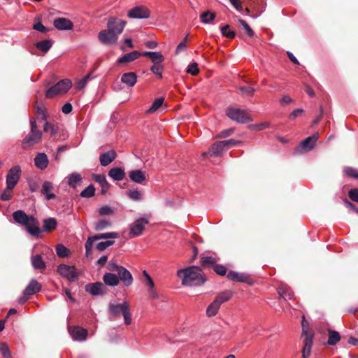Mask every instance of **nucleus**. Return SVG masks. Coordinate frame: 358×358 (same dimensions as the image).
Here are the masks:
<instances>
[{
  "mask_svg": "<svg viewBox=\"0 0 358 358\" xmlns=\"http://www.w3.org/2000/svg\"><path fill=\"white\" fill-rule=\"evenodd\" d=\"M127 21L117 17H110L106 24L107 29L98 34L99 41L105 45H115L117 43L118 36L122 33Z\"/></svg>",
  "mask_w": 358,
  "mask_h": 358,
  "instance_id": "1",
  "label": "nucleus"
},
{
  "mask_svg": "<svg viewBox=\"0 0 358 358\" xmlns=\"http://www.w3.org/2000/svg\"><path fill=\"white\" fill-rule=\"evenodd\" d=\"M178 276L182 279V283L188 286H199L203 285L206 279L202 275L200 267L192 266L178 271Z\"/></svg>",
  "mask_w": 358,
  "mask_h": 358,
  "instance_id": "2",
  "label": "nucleus"
},
{
  "mask_svg": "<svg viewBox=\"0 0 358 358\" xmlns=\"http://www.w3.org/2000/svg\"><path fill=\"white\" fill-rule=\"evenodd\" d=\"M13 217L17 223L24 226L31 235L37 238L40 236L41 233L40 224L34 216H29L23 210H18L13 213Z\"/></svg>",
  "mask_w": 358,
  "mask_h": 358,
  "instance_id": "3",
  "label": "nucleus"
},
{
  "mask_svg": "<svg viewBox=\"0 0 358 358\" xmlns=\"http://www.w3.org/2000/svg\"><path fill=\"white\" fill-rule=\"evenodd\" d=\"M31 130L29 133L22 141V148H26L27 146L33 145L38 143L42 137V132L38 129L35 119L30 120Z\"/></svg>",
  "mask_w": 358,
  "mask_h": 358,
  "instance_id": "4",
  "label": "nucleus"
},
{
  "mask_svg": "<svg viewBox=\"0 0 358 358\" xmlns=\"http://www.w3.org/2000/svg\"><path fill=\"white\" fill-rule=\"evenodd\" d=\"M109 312L114 316L117 317L122 313L124 316V322L127 325H129L131 322V313L129 311V306L127 301L123 302L121 304H113L110 303Z\"/></svg>",
  "mask_w": 358,
  "mask_h": 358,
  "instance_id": "5",
  "label": "nucleus"
},
{
  "mask_svg": "<svg viewBox=\"0 0 358 358\" xmlns=\"http://www.w3.org/2000/svg\"><path fill=\"white\" fill-rule=\"evenodd\" d=\"M226 115L231 120L238 123L244 124L252 121V118L245 110L238 108H228L226 110Z\"/></svg>",
  "mask_w": 358,
  "mask_h": 358,
  "instance_id": "6",
  "label": "nucleus"
},
{
  "mask_svg": "<svg viewBox=\"0 0 358 358\" xmlns=\"http://www.w3.org/2000/svg\"><path fill=\"white\" fill-rule=\"evenodd\" d=\"M72 86L71 81L69 79H64L56 85L49 88L45 93L48 99H52L56 95L66 93Z\"/></svg>",
  "mask_w": 358,
  "mask_h": 358,
  "instance_id": "7",
  "label": "nucleus"
},
{
  "mask_svg": "<svg viewBox=\"0 0 358 358\" xmlns=\"http://www.w3.org/2000/svg\"><path fill=\"white\" fill-rule=\"evenodd\" d=\"M318 138V133H315L313 136L306 138L295 148L294 152L296 154H302L303 152L310 151L315 147Z\"/></svg>",
  "mask_w": 358,
  "mask_h": 358,
  "instance_id": "8",
  "label": "nucleus"
},
{
  "mask_svg": "<svg viewBox=\"0 0 358 358\" xmlns=\"http://www.w3.org/2000/svg\"><path fill=\"white\" fill-rule=\"evenodd\" d=\"M118 237L119 234L117 232L103 233L89 237L85 245L86 256L89 257V255L91 254L93 243L96 240L117 238Z\"/></svg>",
  "mask_w": 358,
  "mask_h": 358,
  "instance_id": "9",
  "label": "nucleus"
},
{
  "mask_svg": "<svg viewBox=\"0 0 358 358\" xmlns=\"http://www.w3.org/2000/svg\"><path fill=\"white\" fill-rule=\"evenodd\" d=\"M20 167L15 166L8 172L6 176V185L8 190H13L17 185L20 176Z\"/></svg>",
  "mask_w": 358,
  "mask_h": 358,
  "instance_id": "10",
  "label": "nucleus"
},
{
  "mask_svg": "<svg viewBox=\"0 0 358 358\" xmlns=\"http://www.w3.org/2000/svg\"><path fill=\"white\" fill-rule=\"evenodd\" d=\"M127 16L133 19H148L150 16V11L144 6H138L131 8Z\"/></svg>",
  "mask_w": 358,
  "mask_h": 358,
  "instance_id": "11",
  "label": "nucleus"
},
{
  "mask_svg": "<svg viewBox=\"0 0 358 358\" xmlns=\"http://www.w3.org/2000/svg\"><path fill=\"white\" fill-rule=\"evenodd\" d=\"M302 336H304L303 348L302 352H301L302 357L308 358L310 355L311 348L313 346V334L308 333L303 327Z\"/></svg>",
  "mask_w": 358,
  "mask_h": 358,
  "instance_id": "12",
  "label": "nucleus"
},
{
  "mask_svg": "<svg viewBox=\"0 0 358 358\" xmlns=\"http://www.w3.org/2000/svg\"><path fill=\"white\" fill-rule=\"evenodd\" d=\"M57 272L71 282L75 281L78 277L73 266L60 264L57 267Z\"/></svg>",
  "mask_w": 358,
  "mask_h": 358,
  "instance_id": "13",
  "label": "nucleus"
},
{
  "mask_svg": "<svg viewBox=\"0 0 358 358\" xmlns=\"http://www.w3.org/2000/svg\"><path fill=\"white\" fill-rule=\"evenodd\" d=\"M85 291L93 296L104 295L107 293L106 286L101 282L89 283L85 285Z\"/></svg>",
  "mask_w": 358,
  "mask_h": 358,
  "instance_id": "14",
  "label": "nucleus"
},
{
  "mask_svg": "<svg viewBox=\"0 0 358 358\" xmlns=\"http://www.w3.org/2000/svg\"><path fill=\"white\" fill-rule=\"evenodd\" d=\"M149 223V220L145 217L136 220L131 226L130 236L136 237L140 236L145 229V225Z\"/></svg>",
  "mask_w": 358,
  "mask_h": 358,
  "instance_id": "15",
  "label": "nucleus"
},
{
  "mask_svg": "<svg viewBox=\"0 0 358 358\" xmlns=\"http://www.w3.org/2000/svg\"><path fill=\"white\" fill-rule=\"evenodd\" d=\"M69 331L74 340L84 341L86 339L88 332L87 330L80 327H69Z\"/></svg>",
  "mask_w": 358,
  "mask_h": 358,
  "instance_id": "16",
  "label": "nucleus"
},
{
  "mask_svg": "<svg viewBox=\"0 0 358 358\" xmlns=\"http://www.w3.org/2000/svg\"><path fill=\"white\" fill-rule=\"evenodd\" d=\"M55 27L59 30H71L73 27V22L64 17H59L54 20Z\"/></svg>",
  "mask_w": 358,
  "mask_h": 358,
  "instance_id": "17",
  "label": "nucleus"
},
{
  "mask_svg": "<svg viewBox=\"0 0 358 358\" xmlns=\"http://www.w3.org/2000/svg\"><path fill=\"white\" fill-rule=\"evenodd\" d=\"M227 278L234 282H247L251 284L250 279L248 275L243 273H238L234 271H230L227 275Z\"/></svg>",
  "mask_w": 358,
  "mask_h": 358,
  "instance_id": "18",
  "label": "nucleus"
},
{
  "mask_svg": "<svg viewBox=\"0 0 358 358\" xmlns=\"http://www.w3.org/2000/svg\"><path fill=\"white\" fill-rule=\"evenodd\" d=\"M116 157L117 154L113 150L102 153L99 156L100 164L103 166H106L113 162Z\"/></svg>",
  "mask_w": 358,
  "mask_h": 358,
  "instance_id": "19",
  "label": "nucleus"
},
{
  "mask_svg": "<svg viewBox=\"0 0 358 358\" xmlns=\"http://www.w3.org/2000/svg\"><path fill=\"white\" fill-rule=\"evenodd\" d=\"M119 281L121 280L125 286H129L132 284L133 278L131 273L124 267L120 268L117 273Z\"/></svg>",
  "mask_w": 358,
  "mask_h": 358,
  "instance_id": "20",
  "label": "nucleus"
},
{
  "mask_svg": "<svg viewBox=\"0 0 358 358\" xmlns=\"http://www.w3.org/2000/svg\"><path fill=\"white\" fill-rule=\"evenodd\" d=\"M140 56H141V52L134 50L131 52L124 54L122 57L119 58L117 60V64H122L131 62L137 59Z\"/></svg>",
  "mask_w": 358,
  "mask_h": 358,
  "instance_id": "21",
  "label": "nucleus"
},
{
  "mask_svg": "<svg viewBox=\"0 0 358 358\" xmlns=\"http://www.w3.org/2000/svg\"><path fill=\"white\" fill-rule=\"evenodd\" d=\"M41 285L36 280L32 279L24 290V294L31 296L41 290Z\"/></svg>",
  "mask_w": 358,
  "mask_h": 358,
  "instance_id": "22",
  "label": "nucleus"
},
{
  "mask_svg": "<svg viewBox=\"0 0 358 358\" xmlns=\"http://www.w3.org/2000/svg\"><path fill=\"white\" fill-rule=\"evenodd\" d=\"M121 81L128 87H134L137 82V75L134 72L124 73L121 76Z\"/></svg>",
  "mask_w": 358,
  "mask_h": 358,
  "instance_id": "23",
  "label": "nucleus"
},
{
  "mask_svg": "<svg viewBox=\"0 0 358 358\" xmlns=\"http://www.w3.org/2000/svg\"><path fill=\"white\" fill-rule=\"evenodd\" d=\"M279 297L287 300H292L294 298V294L289 287L287 285H282L278 288Z\"/></svg>",
  "mask_w": 358,
  "mask_h": 358,
  "instance_id": "24",
  "label": "nucleus"
},
{
  "mask_svg": "<svg viewBox=\"0 0 358 358\" xmlns=\"http://www.w3.org/2000/svg\"><path fill=\"white\" fill-rule=\"evenodd\" d=\"M129 177L131 181L138 184H143L146 179L145 172L139 169L130 171Z\"/></svg>",
  "mask_w": 358,
  "mask_h": 358,
  "instance_id": "25",
  "label": "nucleus"
},
{
  "mask_svg": "<svg viewBox=\"0 0 358 358\" xmlns=\"http://www.w3.org/2000/svg\"><path fill=\"white\" fill-rule=\"evenodd\" d=\"M93 180L98 182L101 187V193L102 195L105 194L106 192L108 190L110 187L109 183L107 182L106 179V176L104 175H97V174H93L92 175Z\"/></svg>",
  "mask_w": 358,
  "mask_h": 358,
  "instance_id": "26",
  "label": "nucleus"
},
{
  "mask_svg": "<svg viewBox=\"0 0 358 358\" xmlns=\"http://www.w3.org/2000/svg\"><path fill=\"white\" fill-rule=\"evenodd\" d=\"M53 185L50 181H45L43 184L41 188V193L45 196L47 200L53 199L56 197L55 194L51 193V191L53 190Z\"/></svg>",
  "mask_w": 358,
  "mask_h": 358,
  "instance_id": "27",
  "label": "nucleus"
},
{
  "mask_svg": "<svg viewBox=\"0 0 358 358\" xmlns=\"http://www.w3.org/2000/svg\"><path fill=\"white\" fill-rule=\"evenodd\" d=\"M224 149V147L223 146L222 143L221 141H217L210 146L208 152H204L203 153V155L206 156L207 155H210L211 156L217 157L222 152Z\"/></svg>",
  "mask_w": 358,
  "mask_h": 358,
  "instance_id": "28",
  "label": "nucleus"
},
{
  "mask_svg": "<svg viewBox=\"0 0 358 358\" xmlns=\"http://www.w3.org/2000/svg\"><path fill=\"white\" fill-rule=\"evenodd\" d=\"M48 159L45 153H38L34 158L35 166L43 170L48 165Z\"/></svg>",
  "mask_w": 358,
  "mask_h": 358,
  "instance_id": "29",
  "label": "nucleus"
},
{
  "mask_svg": "<svg viewBox=\"0 0 358 358\" xmlns=\"http://www.w3.org/2000/svg\"><path fill=\"white\" fill-rule=\"evenodd\" d=\"M125 176L124 169L120 167L112 168L108 172V176L117 181L122 180Z\"/></svg>",
  "mask_w": 358,
  "mask_h": 358,
  "instance_id": "30",
  "label": "nucleus"
},
{
  "mask_svg": "<svg viewBox=\"0 0 358 358\" xmlns=\"http://www.w3.org/2000/svg\"><path fill=\"white\" fill-rule=\"evenodd\" d=\"M328 341L327 344L329 345H336L341 338V336L337 331L332 330V329H328Z\"/></svg>",
  "mask_w": 358,
  "mask_h": 358,
  "instance_id": "31",
  "label": "nucleus"
},
{
  "mask_svg": "<svg viewBox=\"0 0 358 358\" xmlns=\"http://www.w3.org/2000/svg\"><path fill=\"white\" fill-rule=\"evenodd\" d=\"M103 280L105 285L114 287L119 284L118 277L115 274L111 273H106L103 277Z\"/></svg>",
  "mask_w": 358,
  "mask_h": 358,
  "instance_id": "32",
  "label": "nucleus"
},
{
  "mask_svg": "<svg viewBox=\"0 0 358 358\" xmlns=\"http://www.w3.org/2000/svg\"><path fill=\"white\" fill-rule=\"evenodd\" d=\"M31 264L33 267L37 270H44L46 268L45 263L40 255L31 257Z\"/></svg>",
  "mask_w": 358,
  "mask_h": 358,
  "instance_id": "33",
  "label": "nucleus"
},
{
  "mask_svg": "<svg viewBox=\"0 0 358 358\" xmlns=\"http://www.w3.org/2000/svg\"><path fill=\"white\" fill-rule=\"evenodd\" d=\"M232 295L233 292L231 290H224L218 294L214 300L221 306L222 303L228 301L232 297Z\"/></svg>",
  "mask_w": 358,
  "mask_h": 358,
  "instance_id": "34",
  "label": "nucleus"
},
{
  "mask_svg": "<svg viewBox=\"0 0 358 358\" xmlns=\"http://www.w3.org/2000/svg\"><path fill=\"white\" fill-rule=\"evenodd\" d=\"M57 224L56 219L50 217L43 220V230L44 231H51L54 230Z\"/></svg>",
  "mask_w": 358,
  "mask_h": 358,
  "instance_id": "35",
  "label": "nucleus"
},
{
  "mask_svg": "<svg viewBox=\"0 0 358 358\" xmlns=\"http://www.w3.org/2000/svg\"><path fill=\"white\" fill-rule=\"evenodd\" d=\"M220 305L215 301V300L207 307L206 309V315L208 317H213L215 316L219 309H220Z\"/></svg>",
  "mask_w": 358,
  "mask_h": 358,
  "instance_id": "36",
  "label": "nucleus"
},
{
  "mask_svg": "<svg viewBox=\"0 0 358 358\" xmlns=\"http://www.w3.org/2000/svg\"><path fill=\"white\" fill-rule=\"evenodd\" d=\"M52 43L50 40H43L36 43V47L43 52H47L52 47Z\"/></svg>",
  "mask_w": 358,
  "mask_h": 358,
  "instance_id": "37",
  "label": "nucleus"
},
{
  "mask_svg": "<svg viewBox=\"0 0 358 358\" xmlns=\"http://www.w3.org/2000/svg\"><path fill=\"white\" fill-rule=\"evenodd\" d=\"M200 18L202 22L205 24L210 23L215 18V14L207 10L201 14Z\"/></svg>",
  "mask_w": 358,
  "mask_h": 358,
  "instance_id": "38",
  "label": "nucleus"
},
{
  "mask_svg": "<svg viewBox=\"0 0 358 358\" xmlns=\"http://www.w3.org/2000/svg\"><path fill=\"white\" fill-rule=\"evenodd\" d=\"M164 102V98L160 97L158 99H156L154 102L152 103V106L150 107V108L147 110L148 113H152L155 112L157 109H159Z\"/></svg>",
  "mask_w": 358,
  "mask_h": 358,
  "instance_id": "39",
  "label": "nucleus"
},
{
  "mask_svg": "<svg viewBox=\"0 0 358 358\" xmlns=\"http://www.w3.org/2000/svg\"><path fill=\"white\" fill-rule=\"evenodd\" d=\"M82 178L78 173H72L69 177V186L75 188L77 184L81 180Z\"/></svg>",
  "mask_w": 358,
  "mask_h": 358,
  "instance_id": "40",
  "label": "nucleus"
},
{
  "mask_svg": "<svg viewBox=\"0 0 358 358\" xmlns=\"http://www.w3.org/2000/svg\"><path fill=\"white\" fill-rule=\"evenodd\" d=\"M343 173L346 176L358 179V170L355 168L346 166L343 169Z\"/></svg>",
  "mask_w": 358,
  "mask_h": 358,
  "instance_id": "41",
  "label": "nucleus"
},
{
  "mask_svg": "<svg viewBox=\"0 0 358 358\" xmlns=\"http://www.w3.org/2000/svg\"><path fill=\"white\" fill-rule=\"evenodd\" d=\"M95 194V188L93 185H90L83 191L81 192L80 196L83 198H90Z\"/></svg>",
  "mask_w": 358,
  "mask_h": 358,
  "instance_id": "42",
  "label": "nucleus"
},
{
  "mask_svg": "<svg viewBox=\"0 0 358 358\" xmlns=\"http://www.w3.org/2000/svg\"><path fill=\"white\" fill-rule=\"evenodd\" d=\"M35 110H36V113L38 115H40L43 120H45V121L47 120V115H46V113H45V109L43 107L42 103H38L37 102L36 103V106H35Z\"/></svg>",
  "mask_w": 358,
  "mask_h": 358,
  "instance_id": "43",
  "label": "nucleus"
},
{
  "mask_svg": "<svg viewBox=\"0 0 358 358\" xmlns=\"http://www.w3.org/2000/svg\"><path fill=\"white\" fill-rule=\"evenodd\" d=\"M43 131L45 132L50 131V135L52 136H56V134L58 132V127L55 126L54 124L48 122H46L45 123V124H44V127H43Z\"/></svg>",
  "mask_w": 358,
  "mask_h": 358,
  "instance_id": "44",
  "label": "nucleus"
},
{
  "mask_svg": "<svg viewBox=\"0 0 358 358\" xmlns=\"http://www.w3.org/2000/svg\"><path fill=\"white\" fill-rule=\"evenodd\" d=\"M229 27H230L229 24H226V25L222 27L220 30H221L222 35L223 36L230 38V39H232L236 36V33L234 31L229 30Z\"/></svg>",
  "mask_w": 358,
  "mask_h": 358,
  "instance_id": "45",
  "label": "nucleus"
},
{
  "mask_svg": "<svg viewBox=\"0 0 358 358\" xmlns=\"http://www.w3.org/2000/svg\"><path fill=\"white\" fill-rule=\"evenodd\" d=\"M154 64H160L164 60L163 55L159 52H153L150 59Z\"/></svg>",
  "mask_w": 358,
  "mask_h": 358,
  "instance_id": "46",
  "label": "nucleus"
},
{
  "mask_svg": "<svg viewBox=\"0 0 358 358\" xmlns=\"http://www.w3.org/2000/svg\"><path fill=\"white\" fill-rule=\"evenodd\" d=\"M57 255L59 257H66L69 254V250L62 244H59L56 247Z\"/></svg>",
  "mask_w": 358,
  "mask_h": 358,
  "instance_id": "47",
  "label": "nucleus"
},
{
  "mask_svg": "<svg viewBox=\"0 0 358 358\" xmlns=\"http://www.w3.org/2000/svg\"><path fill=\"white\" fill-rule=\"evenodd\" d=\"M0 352L2 354L3 358H11V352L8 345L6 343H0Z\"/></svg>",
  "mask_w": 358,
  "mask_h": 358,
  "instance_id": "48",
  "label": "nucleus"
},
{
  "mask_svg": "<svg viewBox=\"0 0 358 358\" xmlns=\"http://www.w3.org/2000/svg\"><path fill=\"white\" fill-rule=\"evenodd\" d=\"M238 22L243 26V27L245 30L246 34L248 35L249 37L252 38L254 36L255 33L253 30L250 28V27L245 20L242 19H238Z\"/></svg>",
  "mask_w": 358,
  "mask_h": 358,
  "instance_id": "49",
  "label": "nucleus"
},
{
  "mask_svg": "<svg viewBox=\"0 0 358 358\" xmlns=\"http://www.w3.org/2000/svg\"><path fill=\"white\" fill-rule=\"evenodd\" d=\"M164 70L163 66L160 64H154L150 67V71L155 75L158 76L159 78H162V71Z\"/></svg>",
  "mask_w": 358,
  "mask_h": 358,
  "instance_id": "50",
  "label": "nucleus"
},
{
  "mask_svg": "<svg viewBox=\"0 0 358 358\" xmlns=\"http://www.w3.org/2000/svg\"><path fill=\"white\" fill-rule=\"evenodd\" d=\"M115 243L114 241H106L104 242H100L96 245V249L102 252L105 250L108 247L113 245Z\"/></svg>",
  "mask_w": 358,
  "mask_h": 358,
  "instance_id": "51",
  "label": "nucleus"
},
{
  "mask_svg": "<svg viewBox=\"0 0 358 358\" xmlns=\"http://www.w3.org/2000/svg\"><path fill=\"white\" fill-rule=\"evenodd\" d=\"M127 196L134 201H140L142 199V194L138 190H129Z\"/></svg>",
  "mask_w": 358,
  "mask_h": 358,
  "instance_id": "52",
  "label": "nucleus"
},
{
  "mask_svg": "<svg viewBox=\"0 0 358 358\" xmlns=\"http://www.w3.org/2000/svg\"><path fill=\"white\" fill-rule=\"evenodd\" d=\"M216 263V259L212 257H203L201 259V264L203 266L208 265H213L214 266Z\"/></svg>",
  "mask_w": 358,
  "mask_h": 358,
  "instance_id": "53",
  "label": "nucleus"
},
{
  "mask_svg": "<svg viewBox=\"0 0 358 358\" xmlns=\"http://www.w3.org/2000/svg\"><path fill=\"white\" fill-rule=\"evenodd\" d=\"M213 270L219 275L224 276L227 275V268L223 265L215 264Z\"/></svg>",
  "mask_w": 358,
  "mask_h": 358,
  "instance_id": "54",
  "label": "nucleus"
},
{
  "mask_svg": "<svg viewBox=\"0 0 358 358\" xmlns=\"http://www.w3.org/2000/svg\"><path fill=\"white\" fill-rule=\"evenodd\" d=\"M110 226V222L105 220H101L96 224L95 229L96 231H101Z\"/></svg>",
  "mask_w": 358,
  "mask_h": 358,
  "instance_id": "55",
  "label": "nucleus"
},
{
  "mask_svg": "<svg viewBox=\"0 0 358 358\" xmlns=\"http://www.w3.org/2000/svg\"><path fill=\"white\" fill-rule=\"evenodd\" d=\"M239 90L243 95L252 96L255 90L251 87L241 86Z\"/></svg>",
  "mask_w": 358,
  "mask_h": 358,
  "instance_id": "56",
  "label": "nucleus"
},
{
  "mask_svg": "<svg viewBox=\"0 0 358 358\" xmlns=\"http://www.w3.org/2000/svg\"><path fill=\"white\" fill-rule=\"evenodd\" d=\"M199 69L198 68V64L196 63H192L189 64L187 69V73H190L191 75L196 76L199 73Z\"/></svg>",
  "mask_w": 358,
  "mask_h": 358,
  "instance_id": "57",
  "label": "nucleus"
},
{
  "mask_svg": "<svg viewBox=\"0 0 358 358\" xmlns=\"http://www.w3.org/2000/svg\"><path fill=\"white\" fill-rule=\"evenodd\" d=\"M90 79V75L88 74L87 76H85L83 79H81L80 80H79L77 84H76V90H81L82 89H83L86 85V83H87V81Z\"/></svg>",
  "mask_w": 358,
  "mask_h": 358,
  "instance_id": "58",
  "label": "nucleus"
},
{
  "mask_svg": "<svg viewBox=\"0 0 358 358\" xmlns=\"http://www.w3.org/2000/svg\"><path fill=\"white\" fill-rule=\"evenodd\" d=\"M221 142L222 143V145L224 147V148L227 149L240 143V141H236L234 139L224 140L222 141Z\"/></svg>",
  "mask_w": 358,
  "mask_h": 358,
  "instance_id": "59",
  "label": "nucleus"
},
{
  "mask_svg": "<svg viewBox=\"0 0 358 358\" xmlns=\"http://www.w3.org/2000/svg\"><path fill=\"white\" fill-rule=\"evenodd\" d=\"M113 212H114L113 210L108 206H104L101 207L99 210V213L101 215H112V214H113Z\"/></svg>",
  "mask_w": 358,
  "mask_h": 358,
  "instance_id": "60",
  "label": "nucleus"
},
{
  "mask_svg": "<svg viewBox=\"0 0 358 358\" xmlns=\"http://www.w3.org/2000/svg\"><path fill=\"white\" fill-rule=\"evenodd\" d=\"M269 126L268 122H264L260 124H251L249 126L250 129L255 130V131H261L264 129L265 128L268 127Z\"/></svg>",
  "mask_w": 358,
  "mask_h": 358,
  "instance_id": "61",
  "label": "nucleus"
},
{
  "mask_svg": "<svg viewBox=\"0 0 358 358\" xmlns=\"http://www.w3.org/2000/svg\"><path fill=\"white\" fill-rule=\"evenodd\" d=\"M122 266L117 265L115 262H114L113 261H110L107 266V268L109 271H110L112 272H117V273L119 272V271L120 270V268H122Z\"/></svg>",
  "mask_w": 358,
  "mask_h": 358,
  "instance_id": "62",
  "label": "nucleus"
},
{
  "mask_svg": "<svg viewBox=\"0 0 358 358\" xmlns=\"http://www.w3.org/2000/svg\"><path fill=\"white\" fill-rule=\"evenodd\" d=\"M13 196L12 190H8L7 188L1 194V199L2 201H9Z\"/></svg>",
  "mask_w": 358,
  "mask_h": 358,
  "instance_id": "63",
  "label": "nucleus"
},
{
  "mask_svg": "<svg viewBox=\"0 0 358 358\" xmlns=\"http://www.w3.org/2000/svg\"><path fill=\"white\" fill-rule=\"evenodd\" d=\"M349 197L355 202H358V189H351L348 192Z\"/></svg>",
  "mask_w": 358,
  "mask_h": 358,
  "instance_id": "64",
  "label": "nucleus"
}]
</instances>
